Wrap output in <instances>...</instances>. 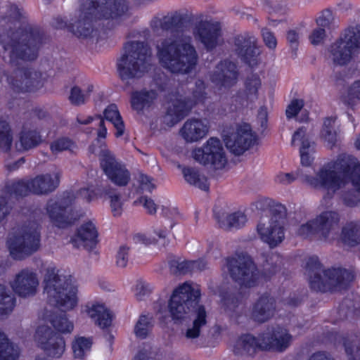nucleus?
<instances>
[{"label": "nucleus", "instance_id": "obj_1", "mask_svg": "<svg viewBox=\"0 0 360 360\" xmlns=\"http://www.w3.org/2000/svg\"><path fill=\"white\" fill-rule=\"evenodd\" d=\"M0 27V49L4 58L14 63L17 59L31 60L37 58L41 36L38 28L28 24L22 8L8 4Z\"/></svg>", "mask_w": 360, "mask_h": 360}, {"label": "nucleus", "instance_id": "obj_2", "mask_svg": "<svg viewBox=\"0 0 360 360\" xmlns=\"http://www.w3.org/2000/svg\"><path fill=\"white\" fill-rule=\"evenodd\" d=\"M313 187L323 188L333 194L351 185L355 191H345L340 199L347 206L353 207L360 202L356 193H360V162L353 156L340 155L335 160L323 165L314 177H307Z\"/></svg>", "mask_w": 360, "mask_h": 360}, {"label": "nucleus", "instance_id": "obj_3", "mask_svg": "<svg viewBox=\"0 0 360 360\" xmlns=\"http://www.w3.org/2000/svg\"><path fill=\"white\" fill-rule=\"evenodd\" d=\"M200 290L198 285L185 282L172 292L168 302L170 316L175 322L189 319L183 336L190 342L198 339L207 323L205 307L199 304Z\"/></svg>", "mask_w": 360, "mask_h": 360}, {"label": "nucleus", "instance_id": "obj_4", "mask_svg": "<svg viewBox=\"0 0 360 360\" xmlns=\"http://www.w3.org/2000/svg\"><path fill=\"white\" fill-rule=\"evenodd\" d=\"M160 65L176 74L193 71L198 63V54L191 37L184 31H176L159 40L156 45Z\"/></svg>", "mask_w": 360, "mask_h": 360}, {"label": "nucleus", "instance_id": "obj_5", "mask_svg": "<svg viewBox=\"0 0 360 360\" xmlns=\"http://www.w3.org/2000/svg\"><path fill=\"white\" fill-rule=\"evenodd\" d=\"M127 11L126 0H90L82 5L79 18L70 30L78 37H89L98 21L115 18Z\"/></svg>", "mask_w": 360, "mask_h": 360}, {"label": "nucleus", "instance_id": "obj_6", "mask_svg": "<svg viewBox=\"0 0 360 360\" xmlns=\"http://www.w3.org/2000/svg\"><path fill=\"white\" fill-rule=\"evenodd\" d=\"M42 285L50 304L65 311H71L77 305L78 285L72 276L49 266L44 274Z\"/></svg>", "mask_w": 360, "mask_h": 360}, {"label": "nucleus", "instance_id": "obj_7", "mask_svg": "<svg viewBox=\"0 0 360 360\" xmlns=\"http://www.w3.org/2000/svg\"><path fill=\"white\" fill-rule=\"evenodd\" d=\"M309 285L316 291H340L345 289L354 279L351 271L345 269L323 270L317 257H310L307 262Z\"/></svg>", "mask_w": 360, "mask_h": 360}, {"label": "nucleus", "instance_id": "obj_8", "mask_svg": "<svg viewBox=\"0 0 360 360\" xmlns=\"http://www.w3.org/2000/svg\"><path fill=\"white\" fill-rule=\"evenodd\" d=\"M151 51L143 42L127 43L117 61V70L122 80L141 77L150 65Z\"/></svg>", "mask_w": 360, "mask_h": 360}, {"label": "nucleus", "instance_id": "obj_9", "mask_svg": "<svg viewBox=\"0 0 360 360\" xmlns=\"http://www.w3.org/2000/svg\"><path fill=\"white\" fill-rule=\"evenodd\" d=\"M7 245L15 259H22L36 252L40 245L38 224L32 222L14 229L8 238Z\"/></svg>", "mask_w": 360, "mask_h": 360}, {"label": "nucleus", "instance_id": "obj_10", "mask_svg": "<svg viewBox=\"0 0 360 360\" xmlns=\"http://www.w3.org/2000/svg\"><path fill=\"white\" fill-rule=\"evenodd\" d=\"M60 172L56 169L51 173L38 175L30 180L9 181L4 191L15 196L26 195L30 193L37 195H46L53 192L59 185Z\"/></svg>", "mask_w": 360, "mask_h": 360}, {"label": "nucleus", "instance_id": "obj_11", "mask_svg": "<svg viewBox=\"0 0 360 360\" xmlns=\"http://www.w3.org/2000/svg\"><path fill=\"white\" fill-rule=\"evenodd\" d=\"M340 215L335 211L321 212L314 219L300 225L296 232L304 238L318 236L325 240H333L338 237Z\"/></svg>", "mask_w": 360, "mask_h": 360}, {"label": "nucleus", "instance_id": "obj_12", "mask_svg": "<svg viewBox=\"0 0 360 360\" xmlns=\"http://www.w3.org/2000/svg\"><path fill=\"white\" fill-rule=\"evenodd\" d=\"M204 81L198 79L192 92V97L187 101L182 100L181 96L173 95L167 103V112L164 117L165 122L173 126L181 120L197 103H204L208 98Z\"/></svg>", "mask_w": 360, "mask_h": 360}, {"label": "nucleus", "instance_id": "obj_13", "mask_svg": "<svg viewBox=\"0 0 360 360\" xmlns=\"http://www.w3.org/2000/svg\"><path fill=\"white\" fill-rule=\"evenodd\" d=\"M225 268L231 277L241 288H252L259 282V272L248 256L243 255L227 259Z\"/></svg>", "mask_w": 360, "mask_h": 360}, {"label": "nucleus", "instance_id": "obj_14", "mask_svg": "<svg viewBox=\"0 0 360 360\" xmlns=\"http://www.w3.org/2000/svg\"><path fill=\"white\" fill-rule=\"evenodd\" d=\"M192 156L198 163L217 169H222L227 163L223 143L216 137L210 138L201 147L195 148Z\"/></svg>", "mask_w": 360, "mask_h": 360}, {"label": "nucleus", "instance_id": "obj_15", "mask_svg": "<svg viewBox=\"0 0 360 360\" xmlns=\"http://www.w3.org/2000/svg\"><path fill=\"white\" fill-rule=\"evenodd\" d=\"M34 341L48 356L59 358L65 351V341L47 325L46 321L37 323Z\"/></svg>", "mask_w": 360, "mask_h": 360}, {"label": "nucleus", "instance_id": "obj_16", "mask_svg": "<svg viewBox=\"0 0 360 360\" xmlns=\"http://www.w3.org/2000/svg\"><path fill=\"white\" fill-rule=\"evenodd\" d=\"M257 42V38L252 33H240L233 37L231 51L250 67H255L260 63V51Z\"/></svg>", "mask_w": 360, "mask_h": 360}, {"label": "nucleus", "instance_id": "obj_17", "mask_svg": "<svg viewBox=\"0 0 360 360\" xmlns=\"http://www.w3.org/2000/svg\"><path fill=\"white\" fill-rule=\"evenodd\" d=\"M72 195H65L50 199L46 205V214L51 222L58 228L71 224L76 218L72 210Z\"/></svg>", "mask_w": 360, "mask_h": 360}, {"label": "nucleus", "instance_id": "obj_18", "mask_svg": "<svg viewBox=\"0 0 360 360\" xmlns=\"http://www.w3.org/2000/svg\"><path fill=\"white\" fill-rule=\"evenodd\" d=\"M257 136L247 123L236 124L224 138L225 144L231 153L240 155L253 146Z\"/></svg>", "mask_w": 360, "mask_h": 360}, {"label": "nucleus", "instance_id": "obj_19", "mask_svg": "<svg viewBox=\"0 0 360 360\" xmlns=\"http://www.w3.org/2000/svg\"><path fill=\"white\" fill-rule=\"evenodd\" d=\"M284 224L285 218L282 216L262 217L257 226L259 238L271 248L277 246L285 237Z\"/></svg>", "mask_w": 360, "mask_h": 360}, {"label": "nucleus", "instance_id": "obj_20", "mask_svg": "<svg viewBox=\"0 0 360 360\" xmlns=\"http://www.w3.org/2000/svg\"><path fill=\"white\" fill-rule=\"evenodd\" d=\"M101 166L108 178L118 186H125L131 179V174L126 166L115 159L114 155L107 149L100 152Z\"/></svg>", "mask_w": 360, "mask_h": 360}, {"label": "nucleus", "instance_id": "obj_21", "mask_svg": "<svg viewBox=\"0 0 360 360\" xmlns=\"http://www.w3.org/2000/svg\"><path fill=\"white\" fill-rule=\"evenodd\" d=\"M10 285L18 296L27 298L37 294L39 279L36 271L30 268H24L15 274Z\"/></svg>", "mask_w": 360, "mask_h": 360}, {"label": "nucleus", "instance_id": "obj_22", "mask_svg": "<svg viewBox=\"0 0 360 360\" xmlns=\"http://www.w3.org/2000/svg\"><path fill=\"white\" fill-rule=\"evenodd\" d=\"M239 72L237 65L229 60L219 62L208 74L209 79L219 89H229L238 82Z\"/></svg>", "mask_w": 360, "mask_h": 360}, {"label": "nucleus", "instance_id": "obj_23", "mask_svg": "<svg viewBox=\"0 0 360 360\" xmlns=\"http://www.w3.org/2000/svg\"><path fill=\"white\" fill-rule=\"evenodd\" d=\"M11 87L17 91L28 92L42 86L41 74L30 68H23L15 71L8 78Z\"/></svg>", "mask_w": 360, "mask_h": 360}, {"label": "nucleus", "instance_id": "obj_24", "mask_svg": "<svg viewBox=\"0 0 360 360\" xmlns=\"http://www.w3.org/2000/svg\"><path fill=\"white\" fill-rule=\"evenodd\" d=\"M193 34L208 50L215 48L222 41L220 24L217 22L201 21L195 25Z\"/></svg>", "mask_w": 360, "mask_h": 360}, {"label": "nucleus", "instance_id": "obj_25", "mask_svg": "<svg viewBox=\"0 0 360 360\" xmlns=\"http://www.w3.org/2000/svg\"><path fill=\"white\" fill-rule=\"evenodd\" d=\"M262 334L264 351L284 352L292 341V336L282 327L269 328Z\"/></svg>", "mask_w": 360, "mask_h": 360}, {"label": "nucleus", "instance_id": "obj_26", "mask_svg": "<svg viewBox=\"0 0 360 360\" xmlns=\"http://www.w3.org/2000/svg\"><path fill=\"white\" fill-rule=\"evenodd\" d=\"M276 312V304L274 297L262 295L252 304L250 317L255 321L264 323L272 319Z\"/></svg>", "mask_w": 360, "mask_h": 360}, {"label": "nucleus", "instance_id": "obj_27", "mask_svg": "<svg viewBox=\"0 0 360 360\" xmlns=\"http://www.w3.org/2000/svg\"><path fill=\"white\" fill-rule=\"evenodd\" d=\"M292 144L299 147L301 163L303 165L309 166L314 160L315 144L309 140L304 128H300L294 133Z\"/></svg>", "mask_w": 360, "mask_h": 360}, {"label": "nucleus", "instance_id": "obj_28", "mask_svg": "<svg viewBox=\"0 0 360 360\" xmlns=\"http://www.w3.org/2000/svg\"><path fill=\"white\" fill-rule=\"evenodd\" d=\"M208 131L209 126L206 121L191 119L184 124L180 129V134L187 143H194L202 139Z\"/></svg>", "mask_w": 360, "mask_h": 360}, {"label": "nucleus", "instance_id": "obj_29", "mask_svg": "<svg viewBox=\"0 0 360 360\" xmlns=\"http://www.w3.org/2000/svg\"><path fill=\"white\" fill-rule=\"evenodd\" d=\"M97 237V231L94 224L91 222H86L82 224L77 230V233L71 239V243L74 247L91 248L96 243Z\"/></svg>", "mask_w": 360, "mask_h": 360}, {"label": "nucleus", "instance_id": "obj_30", "mask_svg": "<svg viewBox=\"0 0 360 360\" xmlns=\"http://www.w3.org/2000/svg\"><path fill=\"white\" fill-rule=\"evenodd\" d=\"M263 338L262 333L257 337L251 334L241 335L236 342L234 352L238 354H253L257 350H264L262 347Z\"/></svg>", "mask_w": 360, "mask_h": 360}, {"label": "nucleus", "instance_id": "obj_31", "mask_svg": "<svg viewBox=\"0 0 360 360\" xmlns=\"http://www.w3.org/2000/svg\"><path fill=\"white\" fill-rule=\"evenodd\" d=\"M84 312L101 328H106L111 323L112 315L103 304L92 303L87 304Z\"/></svg>", "mask_w": 360, "mask_h": 360}, {"label": "nucleus", "instance_id": "obj_32", "mask_svg": "<svg viewBox=\"0 0 360 360\" xmlns=\"http://www.w3.org/2000/svg\"><path fill=\"white\" fill-rule=\"evenodd\" d=\"M328 52V58L333 63L340 65L347 64L351 60L353 54V51L340 39L330 45Z\"/></svg>", "mask_w": 360, "mask_h": 360}, {"label": "nucleus", "instance_id": "obj_33", "mask_svg": "<svg viewBox=\"0 0 360 360\" xmlns=\"http://www.w3.org/2000/svg\"><path fill=\"white\" fill-rule=\"evenodd\" d=\"M42 141V136L37 129L25 127L19 134L15 147L18 150H28L38 146Z\"/></svg>", "mask_w": 360, "mask_h": 360}, {"label": "nucleus", "instance_id": "obj_34", "mask_svg": "<svg viewBox=\"0 0 360 360\" xmlns=\"http://www.w3.org/2000/svg\"><path fill=\"white\" fill-rule=\"evenodd\" d=\"M186 18V15L181 11L169 13L167 15L155 18L151 26L155 32L160 30H169L181 24Z\"/></svg>", "mask_w": 360, "mask_h": 360}, {"label": "nucleus", "instance_id": "obj_35", "mask_svg": "<svg viewBox=\"0 0 360 360\" xmlns=\"http://www.w3.org/2000/svg\"><path fill=\"white\" fill-rule=\"evenodd\" d=\"M158 97L155 90L136 91L132 93L131 105L137 112L142 111L144 108L150 107Z\"/></svg>", "mask_w": 360, "mask_h": 360}, {"label": "nucleus", "instance_id": "obj_36", "mask_svg": "<svg viewBox=\"0 0 360 360\" xmlns=\"http://www.w3.org/2000/svg\"><path fill=\"white\" fill-rule=\"evenodd\" d=\"M247 221L246 215L240 211L223 214L218 218L220 227L226 230L239 229L245 225Z\"/></svg>", "mask_w": 360, "mask_h": 360}, {"label": "nucleus", "instance_id": "obj_37", "mask_svg": "<svg viewBox=\"0 0 360 360\" xmlns=\"http://www.w3.org/2000/svg\"><path fill=\"white\" fill-rule=\"evenodd\" d=\"M43 321H46L48 326L51 324L54 329L61 334H70L74 330L73 322L70 321L65 314L55 316L53 317L45 316L42 319H40L38 323Z\"/></svg>", "mask_w": 360, "mask_h": 360}, {"label": "nucleus", "instance_id": "obj_38", "mask_svg": "<svg viewBox=\"0 0 360 360\" xmlns=\"http://www.w3.org/2000/svg\"><path fill=\"white\" fill-rule=\"evenodd\" d=\"M182 174L187 183L201 190L207 191L209 184L207 177L198 169L193 167H182Z\"/></svg>", "mask_w": 360, "mask_h": 360}, {"label": "nucleus", "instance_id": "obj_39", "mask_svg": "<svg viewBox=\"0 0 360 360\" xmlns=\"http://www.w3.org/2000/svg\"><path fill=\"white\" fill-rule=\"evenodd\" d=\"M341 238L348 245L354 246L360 243V222L347 223L342 228Z\"/></svg>", "mask_w": 360, "mask_h": 360}, {"label": "nucleus", "instance_id": "obj_40", "mask_svg": "<svg viewBox=\"0 0 360 360\" xmlns=\"http://www.w3.org/2000/svg\"><path fill=\"white\" fill-rule=\"evenodd\" d=\"M262 89V80L257 75H252L244 82V95L250 102L255 101L259 97V91Z\"/></svg>", "mask_w": 360, "mask_h": 360}, {"label": "nucleus", "instance_id": "obj_41", "mask_svg": "<svg viewBox=\"0 0 360 360\" xmlns=\"http://www.w3.org/2000/svg\"><path fill=\"white\" fill-rule=\"evenodd\" d=\"M105 118L112 122L116 129L115 136L120 137L124 134V124L120 116L117 105H108L104 111Z\"/></svg>", "mask_w": 360, "mask_h": 360}, {"label": "nucleus", "instance_id": "obj_42", "mask_svg": "<svg viewBox=\"0 0 360 360\" xmlns=\"http://www.w3.org/2000/svg\"><path fill=\"white\" fill-rule=\"evenodd\" d=\"M18 349L10 342L6 335L0 331V360H17Z\"/></svg>", "mask_w": 360, "mask_h": 360}, {"label": "nucleus", "instance_id": "obj_43", "mask_svg": "<svg viewBox=\"0 0 360 360\" xmlns=\"http://www.w3.org/2000/svg\"><path fill=\"white\" fill-rule=\"evenodd\" d=\"M154 322V319L151 314H141L134 326L136 336L141 339L146 338L152 331Z\"/></svg>", "mask_w": 360, "mask_h": 360}, {"label": "nucleus", "instance_id": "obj_44", "mask_svg": "<svg viewBox=\"0 0 360 360\" xmlns=\"http://www.w3.org/2000/svg\"><path fill=\"white\" fill-rule=\"evenodd\" d=\"M15 304V299L7 288L0 283V318L10 314Z\"/></svg>", "mask_w": 360, "mask_h": 360}, {"label": "nucleus", "instance_id": "obj_45", "mask_svg": "<svg viewBox=\"0 0 360 360\" xmlns=\"http://www.w3.org/2000/svg\"><path fill=\"white\" fill-rule=\"evenodd\" d=\"M13 141V133L11 126L5 120H0V148L8 151Z\"/></svg>", "mask_w": 360, "mask_h": 360}, {"label": "nucleus", "instance_id": "obj_46", "mask_svg": "<svg viewBox=\"0 0 360 360\" xmlns=\"http://www.w3.org/2000/svg\"><path fill=\"white\" fill-rule=\"evenodd\" d=\"M354 51L360 49V25L349 27L340 38Z\"/></svg>", "mask_w": 360, "mask_h": 360}, {"label": "nucleus", "instance_id": "obj_47", "mask_svg": "<svg viewBox=\"0 0 360 360\" xmlns=\"http://www.w3.org/2000/svg\"><path fill=\"white\" fill-rule=\"evenodd\" d=\"M93 85H89L84 90H82L78 86L72 87L69 96L70 101L75 105L84 104L93 91Z\"/></svg>", "mask_w": 360, "mask_h": 360}, {"label": "nucleus", "instance_id": "obj_48", "mask_svg": "<svg viewBox=\"0 0 360 360\" xmlns=\"http://www.w3.org/2000/svg\"><path fill=\"white\" fill-rule=\"evenodd\" d=\"M91 340L84 337H76L72 342V351L76 358H83L91 347Z\"/></svg>", "mask_w": 360, "mask_h": 360}, {"label": "nucleus", "instance_id": "obj_49", "mask_svg": "<svg viewBox=\"0 0 360 360\" xmlns=\"http://www.w3.org/2000/svg\"><path fill=\"white\" fill-rule=\"evenodd\" d=\"M77 148L74 141L68 138H60L51 142L50 149L53 155H58L63 151L73 152Z\"/></svg>", "mask_w": 360, "mask_h": 360}, {"label": "nucleus", "instance_id": "obj_50", "mask_svg": "<svg viewBox=\"0 0 360 360\" xmlns=\"http://www.w3.org/2000/svg\"><path fill=\"white\" fill-rule=\"evenodd\" d=\"M343 102L350 106L360 103V79L353 82L342 98Z\"/></svg>", "mask_w": 360, "mask_h": 360}, {"label": "nucleus", "instance_id": "obj_51", "mask_svg": "<svg viewBox=\"0 0 360 360\" xmlns=\"http://www.w3.org/2000/svg\"><path fill=\"white\" fill-rule=\"evenodd\" d=\"M105 192L110 198V205L113 215L120 216L122 212L123 205L120 195L116 193L112 188L106 189Z\"/></svg>", "mask_w": 360, "mask_h": 360}, {"label": "nucleus", "instance_id": "obj_52", "mask_svg": "<svg viewBox=\"0 0 360 360\" xmlns=\"http://www.w3.org/2000/svg\"><path fill=\"white\" fill-rule=\"evenodd\" d=\"M169 269L173 274H185L191 272V261L173 259L169 262Z\"/></svg>", "mask_w": 360, "mask_h": 360}, {"label": "nucleus", "instance_id": "obj_53", "mask_svg": "<svg viewBox=\"0 0 360 360\" xmlns=\"http://www.w3.org/2000/svg\"><path fill=\"white\" fill-rule=\"evenodd\" d=\"M65 195H72V204L75 200H82L89 202L94 198L95 193L92 187H87L79 189L75 194L73 193H65Z\"/></svg>", "mask_w": 360, "mask_h": 360}, {"label": "nucleus", "instance_id": "obj_54", "mask_svg": "<svg viewBox=\"0 0 360 360\" xmlns=\"http://www.w3.org/2000/svg\"><path fill=\"white\" fill-rule=\"evenodd\" d=\"M153 290V287L150 283L143 281H139L135 286L134 289V293L136 295V297L141 300L145 297L150 295Z\"/></svg>", "mask_w": 360, "mask_h": 360}, {"label": "nucleus", "instance_id": "obj_55", "mask_svg": "<svg viewBox=\"0 0 360 360\" xmlns=\"http://www.w3.org/2000/svg\"><path fill=\"white\" fill-rule=\"evenodd\" d=\"M261 37L265 46L270 50H275L277 46V39L273 32L267 27L261 29Z\"/></svg>", "mask_w": 360, "mask_h": 360}, {"label": "nucleus", "instance_id": "obj_56", "mask_svg": "<svg viewBox=\"0 0 360 360\" xmlns=\"http://www.w3.org/2000/svg\"><path fill=\"white\" fill-rule=\"evenodd\" d=\"M137 181L142 191L151 192L156 187L154 179L144 174L140 173Z\"/></svg>", "mask_w": 360, "mask_h": 360}, {"label": "nucleus", "instance_id": "obj_57", "mask_svg": "<svg viewBox=\"0 0 360 360\" xmlns=\"http://www.w3.org/2000/svg\"><path fill=\"white\" fill-rule=\"evenodd\" d=\"M304 106V101L302 99H295L288 105L285 114L288 118L295 117Z\"/></svg>", "mask_w": 360, "mask_h": 360}, {"label": "nucleus", "instance_id": "obj_58", "mask_svg": "<svg viewBox=\"0 0 360 360\" xmlns=\"http://www.w3.org/2000/svg\"><path fill=\"white\" fill-rule=\"evenodd\" d=\"M326 36L325 29L316 27L311 32L309 39L313 45H319L323 42Z\"/></svg>", "mask_w": 360, "mask_h": 360}, {"label": "nucleus", "instance_id": "obj_59", "mask_svg": "<svg viewBox=\"0 0 360 360\" xmlns=\"http://www.w3.org/2000/svg\"><path fill=\"white\" fill-rule=\"evenodd\" d=\"M321 136L330 146H333L337 141V129L321 130Z\"/></svg>", "mask_w": 360, "mask_h": 360}, {"label": "nucleus", "instance_id": "obj_60", "mask_svg": "<svg viewBox=\"0 0 360 360\" xmlns=\"http://www.w3.org/2000/svg\"><path fill=\"white\" fill-rule=\"evenodd\" d=\"M129 250L126 247H121L117 255L116 263L119 267L124 268L128 262Z\"/></svg>", "mask_w": 360, "mask_h": 360}, {"label": "nucleus", "instance_id": "obj_61", "mask_svg": "<svg viewBox=\"0 0 360 360\" xmlns=\"http://www.w3.org/2000/svg\"><path fill=\"white\" fill-rule=\"evenodd\" d=\"M139 203L141 204L150 214H154L157 210V206L155 202L148 197H142L139 200Z\"/></svg>", "mask_w": 360, "mask_h": 360}, {"label": "nucleus", "instance_id": "obj_62", "mask_svg": "<svg viewBox=\"0 0 360 360\" xmlns=\"http://www.w3.org/2000/svg\"><path fill=\"white\" fill-rule=\"evenodd\" d=\"M342 341L346 353L348 356H351L350 360H356V358L354 356L353 357L354 352L357 354L356 356H360V354H359V349L356 345L353 344V342H351L349 340L345 338H342Z\"/></svg>", "mask_w": 360, "mask_h": 360}, {"label": "nucleus", "instance_id": "obj_63", "mask_svg": "<svg viewBox=\"0 0 360 360\" xmlns=\"http://www.w3.org/2000/svg\"><path fill=\"white\" fill-rule=\"evenodd\" d=\"M296 176L292 173H279L276 176V181L282 184H289L295 181Z\"/></svg>", "mask_w": 360, "mask_h": 360}, {"label": "nucleus", "instance_id": "obj_64", "mask_svg": "<svg viewBox=\"0 0 360 360\" xmlns=\"http://www.w3.org/2000/svg\"><path fill=\"white\" fill-rule=\"evenodd\" d=\"M331 20V14L330 12H326L323 13L321 16L316 19V24L319 26L318 27H321L325 29L328 27L330 23Z\"/></svg>", "mask_w": 360, "mask_h": 360}]
</instances>
